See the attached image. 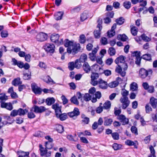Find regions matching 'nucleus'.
<instances>
[{
  "label": "nucleus",
  "mask_w": 157,
  "mask_h": 157,
  "mask_svg": "<svg viewBox=\"0 0 157 157\" xmlns=\"http://www.w3.org/2000/svg\"><path fill=\"white\" fill-rule=\"evenodd\" d=\"M64 46L66 47L67 48V51L69 53H76L80 48L79 44L74 43L68 40H66Z\"/></svg>",
  "instance_id": "obj_1"
},
{
  "label": "nucleus",
  "mask_w": 157,
  "mask_h": 157,
  "mask_svg": "<svg viewBox=\"0 0 157 157\" xmlns=\"http://www.w3.org/2000/svg\"><path fill=\"white\" fill-rule=\"evenodd\" d=\"M128 66L125 62L117 65L116 67L115 71L119 74L122 77H124L126 75L125 71L127 69Z\"/></svg>",
  "instance_id": "obj_2"
},
{
  "label": "nucleus",
  "mask_w": 157,
  "mask_h": 157,
  "mask_svg": "<svg viewBox=\"0 0 157 157\" xmlns=\"http://www.w3.org/2000/svg\"><path fill=\"white\" fill-rule=\"evenodd\" d=\"M51 40L52 42L56 43L58 45L63 44V39L58 34H52L51 36Z\"/></svg>",
  "instance_id": "obj_3"
},
{
  "label": "nucleus",
  "mask_w": 157,
  "mask_h": 157,
  "mask_svg": "<svg viewBox=\"0 0 157 157\" xmlns=\"http://www.w3.org/2000/svg\"><path fill=\"white\" fill-rule=\"evenodd\" d=\"M98 25L97 28H98V30H95L94 32V35L96 38H99L100 37L101 31L102 29L101 24L102 23L101 19H98Z\"/></svg>",
  "instance_id": "obj_4"
},
{
  "label": "nucleus",
  "mask_w": 157,
  "mask_h": 157,
  "mask_svg": "<svg viewBox=\"0 0 157 157\" xmlns=\"http://www.w3.org/2000/svg\"><path fill=\"white\" fill-rule=\"evenodd\" d=\"M40 155L42 156H44V157H50L51 155V151H48L47 148H44L43 147L41 144L39 145Z\"/></svg>",
  "instance_id": "obj_5"
},
{
  "label": "nucleus",
  "mask_w": 157,
  "mask_h": 157,
  "mask_svg": "<svg viewBox=\"0 0 157 157\" xmlns=\"http://www.w3.org/2000/svg\"><path fill=\"white\" fill-rule=\"evenodd\" d=\"M152 73V71L151 70L147 71L144 68H141L139 70V76L141 78H144L147 76L149 74H151Z\"/></svg>",
  "instance_id": "obj_6"
},
{
  "label": "nucleus",
  "mask_w": 157,
  "mask_h": 157,
  "mask_svg": "<svg viewBox=\"0 0 157 157\" xmlns=\"http://www.w3.org/2000/svg\"><path fill=\"white\" fill-rule=\"evenodd\" d=\"M44 48L45 51L50 53H53L55 51V46L53 44H46Z\"/></svg>",
  "instance_id": "obj_7"
},
{
  "label": "nucleus",
  "mask_w": 157,
  "mask_h": 157,
  "mask_svg": "<svg viewBox=\"0 0 157 157\" xmlns=\"http://www.w3.org/2000/svg\"><path fill=\"white\" fill-rule=\"evenodd\" d=\"M47 37L48 35L46 34L41 32L37 34L36 38L38 41H43L47 39Z\"/></svg>",
  "instance_id": "obj_8"
},
{
  "label": "nucleus",
  "mask_w": 157,
  "mask_h": 157,
  "mask_svg": "<svg viewBox=\"0 0 157 157\" xmlns=\"http://www.w3.org/2000/svg\"><path fill=\"white\" fill-rule=\"evenodd\" d=\"M32 109H34V111L35 113H41L44 112L46 109L44 107L41 106L39 107L36 105H34L32 107Z\"/></svg>",
  "instance_id": "obj_9"
},
{
  "label": "nucleus",
  "mask_w": 157,
  "mask_h": 157,
  "mask_svg": "<svg viewBox=\"0 0 157 157\" xmlns=\"http://www.w3.org/2000/svg\"><path fill=\"white\" fill-rule=\"evenodd\" d=\"M31 86L33 91L36 94H41L42 91L41 89L38 87L35 83H32Z\"/></svg>",
  "instance_id": "obj_10"
},
{
  "label": "nucleus",
  "mask_w": 157,
  "mask_h": 157,
  "mask_svg": "<svg viewBox=\"0 0 157 157\" xmlns=\"http://www.w3.org/2000/svg\"><path fill=\"white\" fill-rule=\"evenodd\" d=\"M79 114L78 109L76 108H75L73 111L68 113V115L71 117H76Z\"/></svg>",
  "instance_id": "obj_11"
},
{
  "label": "nucleus",
  "mask_w": 157,
  "mask_h": 157,
  "mask_svg": "<svg viewBox=\"0 0 157 157\" xmlns=\"http://www.w3.org/2000/svg\"><path fill=\"white\" fill-rule=\"evenodd\" d=\"M117 119L121 122H123V124H127L128 123V119L126 118L123 115H120L118 116Z\"/></svg>",
  "instance_id": "obj_12"
},
{
  "label": "nucleus",
  "mask_w": 157,
  "mask_h": 157,
  "mask_svg": "<svg viewBox=\"0 0 157 157\" xmlns=\"http://www.w3.org/2000/svg\"><path fill=\"white\" fill-rule=\"evenodd\" d=\"M98 84L99 87L102 89H106L107 87V82L101 79H99L98 80Z\"/></svg>",
  "instance_id": "obj_13"
},
{
  "label": "nucleus",
  "mask_w": 157,
  "mask_h": 157,
  "mask_svg": "<svg viewBox=\"0 0 157 157\" xmlns=\"http://www.w3.org/2000/svg\"><path fill=\"white\" fill-rule=\"evenodd\" d=\"M125 57L123 56H120L117 57L115 60V63L117 65L121 64L125 62Z\"/></svg>",
  "instance_id": "obj_14"
},
{
  "label": "nucleus",
  "mask_w": 157,
  "mask_h": 157,
  "mask_svg": "<svg viewBox=\"0 0 157 157\" xmlns=\"http://www.w3.org/2000/svg\"><path fill=\"white\" fill-rule=\"evenodd\" d=\"M46 139L49 141V142H46L45 143V146L47 149H50L52 147V144L51 142L53 141V139L51 138L49 136H47L45 137Z\"/></svg>",
  "instance_id": "obj_15"
},
{
  "label": "nucleus",
  "mask_w": 157,
  "mask_h": 157,
  "mask_svg": "<svg viewBox=\"0 0 157 157\" xmlns=\"http://www.w3.org/2000/svg\"><path fill=\"white\" fill-rule=\"evenodd\" d=\"M1 106L2 108H6L10 110H11L13 109L12 105L10 103L2 102Z\"/></svg>",
  "instance_id": "obj_16"
},
{
  "label": "nucleus",
  "mask_w": 157,
  "mask_h": 157,
  "mask_svg": "<svg viewBox=\"0 0 157 157\" xmlns=\"http://www.w3.org/2000/svg\"><path fill=\"white\" fill-rule=\"evenodd\" d=\"M101 94L99 91H97L95 93L94 95H93L92 98V101L95 103L97 101V99H99L101 97Z\"/></svg>",
  "instance_id": "obj_17"
},
{
  "label": "nucleus",
  "mask_w": 157,
  "mask_h": 157,
  "mask_svg": "<svg viewBox=\"0 0 157 157\" xmlns=\"http://www.w3.org/2000/svg\"><path fill=\"white\" fill-rule=\"evenodd\" d=\"M61 111L60 113H57L56 114V117L59 118L61 121H64L66 120L67 118V115L65 113L61 114Z\"/></svg>",
  "instance_id": "obj_18"
},
{
  "label": "nucleus",
  "mask_w": 157,
  "mask_h": 157,
  "mask_svg": "<svg viewBox=\"0 0 157 157\" xmlns=\"http://www.w3.org/2000/svg\"><path fill=\"white\" fill-rule=\"evenodd\" d=\"M81 117L82 120V123L83 124H88L90 121L89 118L86 117L85 115L84 114L81 115Z\"/></svg>",
  "instance_id": "obj_19"
},
{
  "label": "nucleus",
  "mask_w": 157,
  "mask_h": 157,
  "mask_svg": "<svg viewBox=\"0 0 157 157\" xmlns=\"http://www.w3.org/2000/svg\"><path fill=\"white\" fill-rule=\"evenodd\" d=\"M134 54L136 56V63L137 64H139L141 60V58L140 57V52L136 51L134 52Z\"/></svg>",
  "instance_id": "obj_20"
},
{
  "label": "nucleus",
  "mask_w": 157,
  "mask_h": 157,
  "mask_svg": "<svg viewBox=\"0 0 157 157\" xmlns=\"http://www.w3.org/2000/svg\"><path fill=\"white\" fill-rule=\"evenodd\" d=\"M89 13V12L88 11H84L81 14L80 20L82 21H83L86 19L88 18V16Z\"/></svg>",
  "instance_id": "obj_21"
},
{
  "label": "nucleus",
  "mask_w": 157,
  "mask_h": 157,
  "mask_svg": "<svg viewBox=\"0 0 157 157\" xmlns=\"http://www.w3.org/2000/svg\"><path fill=\"white\" fill-rule=\"evenodd\" d=\"M104 119V125L106 126L110 125L113 122V119L111 118L105 117Z\"/></svg>",
  "instance_id": "obj_22"
},
{
  "label": "nucleus",
  "mask_w": 157,
  "mask_h": 157,
  "mask_svg": "<svg viewBox=\"0 0 157 157\" xmlns=\"http://www.w3.org/2000/svg\"><path fill=\"white\" fill-rule=\"evenodd\" d=\"M150 102L154 108H155L157 105V99L151 97L150 99Z\"/></svg>",
  "instance_id": "obj_23"
},
{
  "label": "nucleus",
  "mask_w": 157,
  "mask_h": 157,
  "mask_svg": "<svg viewBox=\"0 0 157 157\" xmlns=\"http://www.w3.org/2000/svg\"><path fill=\"white\" fill-rule=\"evenodd\" d=\"M83 70L86 73L89 72L90 70V67L87 62H85L82 66Z\"/></svg>",
  "instance_id": "obj_24"
},
{
  "label": "nucleus",
  "mask_w": 157,
  "mask_h": 157,
  "mask_svg": "<svg viewBox=\"0 0 157 157\" xmlns=\"http://www.w3.org/2000/svg\"><path fill=\"white\" fill-rule=\"evenodd\" d=\"M52 108L54 109L55 111L56 114L57 113H60V112L61 108L59 106V105L57 103H56L52 106Z\"/></svg>",
  "instance_id": "obj_25"
},
{
  "label": "nucleus",
  "mask_w": 157,
  "mask_h": 157,
  "mask_svg": "<svg viewBox=\"0 0 157 157\" xmlns=\"http://www.w3.org/2000/svg\"><path fill=\"white\" fill-rule=\"evenodd\" d=\"M63 13L62 12H58L55 14V18L56 20H59L62 19L63 15Z\"/></svg>",
  "instance_id": "obj_26"
},
{
  "label": "nucleus",
  "mask_w": 157,
  "mask_h": 157,
  "mask_svg": "<svg viewBox=\"0 0 157 157\" xmlns=\"http://www.w3.org/2000/svg\"><path fill=\"white\" fill-rule=\"evenodd\" d=\"M21 83L22 82L20 81V79L19 78H17L14 79L12 82V85L15 86L21 84Z\"/></svg>",
  "instance_id": "obj_27"
},
{
  "label": "nucleus",
  "mask_w": 157,
  "mask_h": 157,
  "mask_svg": "<svg viewBox=\"0 0 157 157\" xmlns=\"http://www.w3.org/2000/svg\"><path fill=\"white\" fill-rule=\"evenodd\" d=\"M117 39L123 41H125L128 40V37L124 34H120L117 36Z\"/></svg>",
  "instance_id": "obj_28"
},
{
  "label": "nucleus",
  "mask_w": 157,
  "mask_h": 157,
  "mask_svg": "<svg viewBox=\"0 0 157 157\" xmlns=\"http://www.w3.org/2000/svg\"><path fill=\"white\" fill-rule=\"evenodd\" d=\"M138 87L137 84L135 82H133L130 86V90L133 91L137 90Z\"/></svg>",
  "instance_id": "obj_29"
},
{
  "label": "nucleus",
  "mask_w": 157,
  "mask_h": 157,
  "mask_svg": "<svg viewBox=\"0 0 157 157\" xmlns=\"http://www.w3.org/2000/svg\"><path fill=\"white\" fill-rule=\"evenodd\" d=\"M55 101V99L53 98H47L46 100V103L47 105H50L54 103Z\"/></svg>",
  "instance_id": "obj_30"
},
{
  "label": "nucleus",
  "mask_w": 157,
  "mask_h": 157,
  "mask_svg": "<svg viewBox=\"0 0 157 157\" xmlns=\"http://www.w3.org/2000/svg\"><path fill=\"white\" fill-rule=\"evenodd\" d=\"M44 81L47 83L52 82L53 84H55V82L53 80L51 77L48 75L46 76L44 79Z\"/></svg>",
  "instance_id": "obj_31"
},
{
  "label": "nucleus",
  "mask_w": 157,
  "mask_h": 157,
  "mask_svg": "<svg viewBox=\"0 0 157 157\" xmlns=\"http://www.w3.org/2000/svg\"><path fill=\"white\" fill-rule=\"evenodd\" d=\"M131 33L133 36H136L138 32V29L135 26H131Z\"/></svg>",
  "instance_id": "obj_32"
},
{
  "label": "nucleus",
  "mask_w": 157,
  "mask_h": 157,
  "mask_svg": "<svg viewBox=\"0 0 157 157\" xmlns=\"http://www.w3.org/2000/svg\"><path fill=\"white\" fill-rule=\"evenodd\" d=\"M125 144L129 146H134V147L137 148V146L136 145V143L133 141H131L130 140H127L125 142Z\"/></svg>",
  "instance_id": "obj_33"
},
{
  "label": "nucleus",
  "mask_w": 157,
  "mask_h": 157,
  "mask_svg": "<svg viewBox=\"0 0 157 157\" xmlns=\"http://www.w3.org/2000/svg\"><path fill=\"white\" fill-rule=\"evenodd\" d=\"M92 95H91L88 93L85 94L83 96V98L84 100L86 101H89L92 99Z\"/></svg>",
  "instance_id": "obj_34"
},
{
  "label": "nucleus",
  "mask_w": 157,
  "mask_h": 157,
  "mask_svg": "<svg viewBox=\"0 0 157 157\" xmlns=\"http://www.w3.org/2000/svg\"><path fill=\"white\" fill-rule=\"evenodd\" d=\"M18 115L20 116L24 115L25 113L28 112V110L26 109H22L20 108L18 110Z\"/></svg>",
  "instance_id": "obj_35"
},
{
  "label": "nucleus",
  "mask_w": 157,
  "mask_h": 157,
  "mask_svg": "<svg viewBox=\"0 0 157 157\" xmlns=\"http://www.w3.org/2000/svg\"><path fill=\"white\" fill-rule=\"evenodd\" d=\"M149 148L151 151V154L148 157H156V156L155 155V150L153 146H150Z\"/></svg>",
  "instance_id": "obj_36"
},
{
  "label": "nucleus",
  "mask_w": 157,
  "mask_h": 157,
  "mask_svg": "<svg viewBox=\"0 0 157 157\" xmlns=\"http://www.w3.org/2000/svg\"><path fill=\"white\" fill-rule=\"evenodd\" d=\"M29 153L28 152L21 151L18 157H29Z\"/></svg>",
  "instance_id": "obj_37"
},
{
  "label": "nucleus",
  "mask_w": 157,
  "mask_h": 157,
  "mask_svg": "<svg viewBox=\"0 0 157 157\" xmlns=\"http://www.w3.org/2000/svg\"><path fill=\"white\" fill-rule=\"evenodd\" d=\"M56 128L57 131L59 133H62L64 131L63 127L62 125H57Z\"/></svg>",
  "instance_id": "obj_38"
},
{
  "label": "nucleus",
  "mask_w": 157,
  "mask_h": 157,
  "mask_svg": "<svg viewBox=\"0 0 157 157\" xmlns=\"http://www.w3.org/2000/svg\"><path fill=\"white\" fill-rule=\"evenodd\" d=\"M108 52L111 56L114 55L116 53L115 49L113 47L110 48H109Z\"/></svg>",
  "instance_id": "obj_39"
},
{
  "label": "nucleus",
  "mask_w": 157,
  "mask_h": 157,
  "mask_svg": "<svg viewBox=\"0 0 157 157\" xmlns=\"http://www.w3.org/2000/svg\"><path fill=\"white\" fill-rule=\"evenodd\" d=\"M111 106V103L110 101L105 102L103 104V108L105 109H109Z\"/></svg>",
  "instance_id": "obj_40"
},
{
  "label": "nucleus",
  "mask_w": 157,
  "mask_h": 157,
  "mask_svg": "<svg viewBox=\"0 0 157 157\" xmlns=\"http://www.w3.org/2000/svg\"><path fill=\"white\" fill-rule=\"evenodd\" d=\"M118 85V82L115 81L112 82L108 84V86L111 88H114Z\"/></svg>",
  "instance_id": "obj_41"
},
{
  "label": "nucleus",
  "mask_w": 157,
  "mask_h": 157,
  "mask_svg": "<svg viewBox=\"0 0 157 157\" xmlns=\"http://www.w3.org/2000/svg\"><path fill=\"white\" fill-rule=\"evenodd\" d=\"M87 56L86 54H83L81 55L80 57V60L81 62H85L87 60Z\"/></svg>",
  "instance_id": "obj_42"
},
{
  "label": "nucleus",
  "mask_w": 157,
  "mask_h": 157,
  "mask_svg": "<svg viewBox=\"0 0 157 157\" xmlns=\"http://www.w3.org/2000/svg\"><path fill=\"white\" fill-rule=\"evenodd\" d=\"M31 73L30 72L28 73H25L24 74L23 78L25 80H29L30 78Z\"/></svg>",
  "instance_id": "obj_43"
},
{
  "label": "nucleus",
  "mask_w": 157,
  "mask_h": 157,
  "mask_svg": "<svg viewBox=\"0 0 157 157\" xmlns=\"http://www.w3.org/2000/svg\"><path fill=\"white\" fill-rule=\"evenodd\" d=\"M142 58L147 60L149 61L151 60V56L149 54H146L142 56Z\"/></svg>",
  "instance_id": "obj_44"
},
{
  "label": "nucleus",
  "mask_w": 157,
  "mask_h": 157,
  "mask_svg": "<svg viewBox=\"0 0 157 157\" xmlns=\"http://www.w3.org/2000/svg\"><path fill=\"white\" fill-rule=\"evenodd\" d=\"M71 102L74 104L78 105L79 104V102L78 101L77 97L75 96H74L71 99Z\"/></svg>",
  "instance_id": "obj_45"
},
{
  "label": "nucleus",
  "mask_w": 157,
  "mask_h": 157,
  "mask_svg": "<svg viewBox=\"0 0 157 157\" xmlns=\"http://www.w3.org/2000/svg\"><path fill=\"white\" fill-rule=\"evenodd\" d=\"M111 135L114 140H118L119 139V134L117 132L112 133Z\"/></svg>",
  "instance_id": "obj_46"
},
{
  "label": "nucleus",
  "mask_w": 157,
  "mask_h": 157,
  "mask_svg": "<svg viewBox=\"0 0 157 157\" xmlns=\"http://www.w3.org/2000/svg\"><path fill=\"white\" fill-rule=\"evenodd\" d=\"M116 21L117 24L121 25L124 23V19L121 17H120L119 18L116 19Z\"/></svg>",
  "instance_id": "obj_47"
},
{
  "label": "nucleus",
  "mask_w": 157,
  "mask_h": 157,
  "mask_svg": "<svg viewBox=\"0 0 157 157\" xmlns=\"http://www.w3.org/2000/svg\"><path fill=\"white\" fill-rule=\"evenodd\" d=\"M79 41L82 44H83L85 42L86 38L84 34H82L80 36Z\"/></svg>",
  "instance_id": "obj_48"
},
{
  "label": "nucleus",
  "mask_w": 157,
  "mask_h": 157,
  "mask_svg": "<svg viewBox=\"0 0 157 157\" xmlns=\"http://www.w3.org/2000/svg\"><path fill=\"white\" fill-rule=\"evenodd\" d=\"M145 111L147 113H149L152 111V109L150 106L148 104L146 105L145 107Z\"/></svg>",
  "instance_id": "obj_49"
},
{
  "label": "nucleus",
  "mask_w": 157,
  "mask_h": 157,
  "mask_svg": "<svg viewBox=\"0 0 157 157\" xmlns=\"http://www.w3.org/2000/svg\"><path fill=\"white\" fill-rule=\"evenodd\" d=\"M38 66H39L40 68L43 69H45L47 68V66L45 63L43 62H40L38 64Z\"/></svg>",
  "instance_id": "obj_50"
},
{
  "label": "nucleus",
  "mask_w": 157,
  "mask_h": 157,
  "mask_svg": "<svg viewBox=\"0 0 157 157\" xmlns=\"http://www.w3.org/2000/svg\"><path fill=\"white\" fill-rule=\"evenodd\" d=\"M120 100L122 103L129 101L127 97H122L121 98Z\"/></svg>",
  "instance_id": "obj_51"
},
{
  "label": "nucleus",
  "mask_w": 157,
  "mask_h": 157,
  "mask_svg": "<svg viewBox=\"0 0 157 157\" xmlns=\"http://www.w3.org/2000/svg\"><path fill=\"white\" fill-rule=\"evenodd\" d=\"M33 110L32 108L31 109V112L28 113V117L29 118H33L35 117V114L32 112Z\"/></svg>",
  "instance_id": "obj_52"
},
{
  "label": "nucleus",
  "mask_w": 157,
  "mask_h": 157,
  "mask_svg": "<svg viewBox=\"0 0 157 157\" xmlns=\"http://www.w3.org/2000/svg\"><path fill=\"white\" fill-rule=\"evenodd\" d=\"M121 93L122 97H127V96L128 94V92L126 90L123 89L122 90Z\"/></svg>",
  "instance_id": "obj_53"
},
{
  "label": "nucleus",
  "mask_w": 157,
  "mask_h": 157,
  "mask_svg": "<svg viewBox=\"0 0 157 157\" xmlns=\"http://www.w3.org/2000/svg\"><path fill=\"white\" fill-rule=\"evenodd\" d=\"M96 92V89L94 87H92L90 88L89 90V93L91 95L93 96V95H94V93Z\"/></svg>",
  "instance_id": "obj_54"
},
{
  "label": "nucleus",
  "mask_w": 157,
  "mask_h": 157,
  "mask_svg": "<svg viewBox=\"0 0 157 157\" xmlns=\"http://www.w3.org/2000/svg\"><path fill=\"white\" fill-rule=\"evenodd\" d=\"M141 37L143 40L146 41H149L151 40V39L150 38L144 34L142 35L141 36Z\"/></svg>",
  "instance_id": "obj_55"
},
{
  "label": "nucleus",
  "mask_w": 157,
  "mask_h": 157,
  "mask_svg": "<svg viewBox=\"0 0 157 157\" xmlns=\"http://www.w3.org/2000/svg\"><path fill=\"white\" fill-rule=\"evenodd\" d=\"M124 6L125 8L128 9L131 7V3L129 1L125 2L124 3Z\"/></svg>",
  "instance_id": "obj_56"
},
{
  "label": "nucleus",
  "mask_w": 157,
  "mask_h": 157,
  "mask_svg": "<svg viewBox=\"0 0 157 157\" xmlns=\"http://www.w3.org/2000/svg\"><path fill=\"white\" fill-rule=\"evenodd\" d=\"M68 67L70 70L71 71L73 70L75 67L74 62H72L69 63L68 64Z\"/></svg>",
  "instance_id": "obj_57"
},
{
  "label": "nucleus",
  "mask_w": 157,
  "mask_h": 157,
  "mask_svg": "<svg viewBox=\"0 0 157 157\" xmlns=\"http://www.w3.org/2000/svg\"><path fill=\"white\" fill-rule=\"evenodd\" d=\"M121 146V144H117L115 143L113 144V147L115 150H117L120 148Z\"/></svg>",
  "instance_id": "obj_58"
},
{
  "label": "nucleus",
  "mask_w": 157,
  "mask_h": 157,
  "mask_svg": "<svg viewBox=\"0 0 157 157\" xmlns=\"http://www.w3.org/2000/svg\"><path fill=\"white\" fill-rule=\"evenodd\" d=\"M131 130L132 132L135 135H137L138 134L137 128L136 127L134 126H132L131 128Z\"/></svg>",
  "instance_id": "obj_59"
},
{
  "label": "nucleus",
  "mask_w": 157,
  "mask_h": 157,
  "mask_svg": "<svg viewBox=\"0 0 157 157\" xmlns=\"http://www.w3.org/2000/svg\"><path fill=\"white\" fill-rule=\"evenodd\" d=\"M99 77L98 74L97 73H93L91 76V79H97Z\"/></svg>",
  "instance_id": "obj_60"
},
{
  "label": "nucleus",
  "mask_w": 157,
  "mask_h": 157,
  "mask_svg": "<svg viewBox=\"0 0 157 157\" xmlns=\"http://www.w3.org/2000/svg\"><path fill=\"white\" fill-rule=\"evenodd\" d=\"M1 34V36L3 38L7 37L8 35L7 31L6 30L2 31Z\"/></svg>",
  "instance_id": "obj_61"
},
{
  "label": "nucleus",
  "mask_w": 157,
  "mask_h": 157,
  "mask_svg": "<svg viewBox=\"0 0 157 157\" xmlns=\"http://www.w3.org/2000/svg\"><path fill=\"white\" fill-rule=\"evenodd\" d=\"M18 115V110H13L11 111L10 115L12 117H15Z\"/></svg>",
  "instance_id": "obj_62"
},
{
  "label": "nucleus",
  "mask_w": 157,
  "mask_h": 157,
  "mask_svg": "<svg viewBox=\"0 0 157 157\" xmlns=\"http://www.w3.org/2000/svg\"><path fill=\"white\" fill-rule=\"evenodd\" d=\"M107 33L108 36L111 37L115 35V31L111 30L110 31H108Z\"/></svg>",
  "instance_id": "obj_63"
},
{
  "label": "nucleus",
  "mask_w": 157,
  "mask_h": 157,
  "mask_svg": "<svg viewBox=\"0 0 157 157\" xmlns=\"http://www.w3.org/2000/svg\"><path fill=\"white\" fill-rule=\"evenodd\" d=\"M89 57L91 60L93 61L95 59L96 55L92 52L89 54Z\"/></svg>",
  "instance_id": "obj_64"
}]
</instances>
